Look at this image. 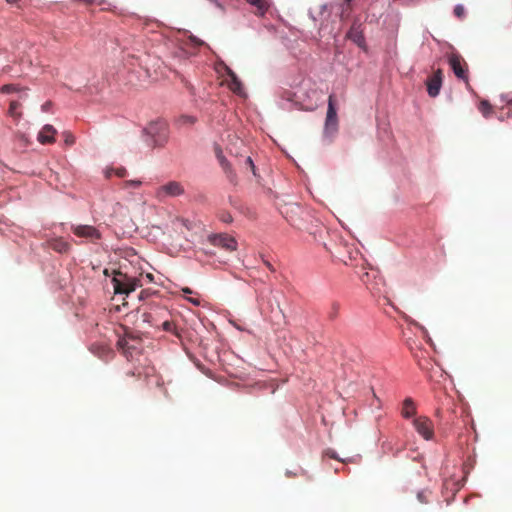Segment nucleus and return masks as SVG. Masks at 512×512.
Masks as SVG:
<instances>
[{
    "label": "nucleus",
    "mask_w": 512,
    "mask_h": 512,
    "mask_svg": "<svg viewBox=\"0 0 512 512\" xmlns=\"http://www.w3.org/2000/svg\"><path fill=\"white\" fill-rule=\"evenodd\" d=\"M115 174H116L118 177H121V178H122V177H125V176H126L127 171H126V169H125V168L121 167V168H117V169L115 170Z\"/></svg>",
    "instance_id": "nucleus-30"
},
{
    "label": "nucleus",
    "mask_w": 512,
    "mask_h": 512,
    "mask_svg": "<svg viewBox=\"0 0 512 512\" xmlns=\"http://www.w3.org/2000/svg\"><path fill=\"white\" fill-rule=\"evenodd\" d=\"M338 129V118L335 108L334 96L328 98V109L325 120V134H334Z\"/></svg>",
    "instance_id": "nucleus-5"
},
{
    "label": "nucleus",
    "mask_w": 512,
    "mask_h": 512,
    "mask_svg": "<svg viewBox=\"0 0 512 512\" xmlns=\"http://www.w3.org/2000/svg\"><path fill=\"white\" fill-rule=\"evenodd\" d=\"M23 90H26V88L20 87L15 84H5L0 88V92L3 94H10L15 92H21Z\"/></svg>",
    "instance_id": "nucleus-19"
},
{
    "label": "nucleus",
    "mask_w": 512,
    "mask_h": 512,
    "mask_svg": "<svg viewBox=\"0 0 512 512\" xmlns=\"http://www.w3.org/2000/svg\"><path fill=\"white\" fill-rule=\"evenodd\" d=\"M413 425L416 431L426 440L432 439L434 429L432 421L425 416H420L414 419Z\"/></svg>",
    "instance_id": "nucleus-8"
},
{
    "label": "nucleus",
    "mask_w": 512,
    "mask_h": 512,
    "mask_svg": "<svg viewBox=\"0 0 512 512\" xmlns=\"http://www.w3.org/2000/svg\"><path fill=\"white\" fill-rule=\"evenodd\" d=\"M182 291L185 293V294H191L192 293V290L190 288H183Z\"/></svg>",
    "instance_id": "nucleus-38"
},
{
    "label": "nucleus",
    "mask_w": 512,
    "mask_h": 512,
    "mask_svg": "<svg viewBox=\"0 0 512 512\" xmlns=\"http://www.w3.org/2000/svg\"><path fill=\"white\" fill-rule=\"evenodd\" d=\"M64 142L66 145H73L75 142L74 136L70 132H64Z\"/></svg>",
    "instance_id": "nucleus-27"
},
{
    "label": "nucleus",
    "mask_w": 512,
    "mask_h": 512,
    "mask_svg": "<svg viewBox=\"0 0 512 512\" xmlns=\"http://www.w3.org/2000/svg\"><path fill=\"white\" fill-rule=\"evenodd\" d=\"M220 219L224 223H231L233 220L232 216L229 213L221 214Z\"/></svg>",
    "instance_id": "nucleus-28"
},
{
    "label": "nucleus",
    "mask_w": 512,
    "mask_h": 512,
    "mask_svg": "<svg viewBox=\"0 0 512 512\" xmlns=\"http://www.w3.org/2000/svg\"><path fill=\"white\" fill-rule=\"evenodd\" d=\"M208 240L212 245L221 247L230 252L237 249V241L235 238L225 233L212 234L208 237Z\"/></svg>",
    "instance_id": "nucleus-6"
},
{
    "label": "nucleus",
    "mask_w": 512,
    "mask_h": 512,
    "mask_svg": "<svg viewBox=\"0 0 512 512\" xmlns=\"http://www.w3.org/2000/svg\"><path fill=\"white\" fill-rule=\"evenodd\" d=\"M146 132L153 138L154 146H163L168 139V125L164 120L149 123Z\"/></svg>",
    "instance_id": "nucleus-2"
},
{
    "label": "nucleus",
    "mask_w": 512,
    "mask_h": 512,
    "mask_svg": "<svg viewBox=\"0 0 512 512\" xmlns=\"http://www.w3.org/2000/svg\"><path fill=\"white\" fill-rule=\"evenodd\" d=\"M139 339L137 337L132 336L131 333L125 331L123 337H119L117 341V348L122 352V354L130 360L133 358L134 353L139 351Z\"/></svg>",
    "instance_id": "nucleus-3"
},
{
    "label": "nucleus",
    "mask_w": 512,
    "mask_h": 512,
    "mask_svg": "<svg viewBox=\"0 0 512 512\" xmlns=\"http://www.w3.org/2000/svg\"><path fill=\"white\" fill-rule=\"evenodd\" d=\"M47 245L49 248L58 253H67L71 248L70 244L63 238L50 239L47 241Z\"/></svg>",
    "instance_id": "nucleus-13"
},
{
    "label": "nucleus",
    "mask_w": 512,
    "mask_h": 512,
    "mask_svg": "<svg viewBox=\"0 0 512 512\" xmlns=\"http://www.w3.org/2000/svg\"><path fill=\"white\" fill-rule=\"evenodd\" d=\"M210 2H212L217 8H219L221 11H224V7L222 6L221 3H219L217 0H209Z\"/></svg>",
    "instance_id": "nucleus-33"
},
{
    "label": "nucleus",
    "mask_w": 512,
    "mask_h": 512,
    "mask_svg": "<svg viewBox=\"0 0 512 512\" xmlns=\"http://www.w3.org/2000/svg\"><path fill=\"white\" fill-rule=\"evenodd\" d=\"M184 192V187L180 182L169 181L156 189L155 197L159 201H164L167 197H177L184 194Z\"/></svg>",
    "instance_id": "nucleus-4"
},
{
    "label": "nucleus",
    "mask_w": 512,
    "mask_h": 512,
    "mask_svg": "<svg viewBox=\"0 0 512 512\" xmlns=\"http://www.w3.org/2000/svg\"><path fill=\"white\" fill-rule=\"evenodd\" d=\"M71 231L80 238H86L92 242L101 239V232L91 225H72Z\"/></svg>",
    "instance_id": "nucleus-7"
},
{
    "label": "nucleus",
    "mask_w": 512,
    "mask_h": 512,
    "mask_svg": "<svg viewBox=\"0 0 512 512\" xmlns=\"http://www.w3.org/2000/svg\"><path fill=\"white\" fill-rule=\"evenodd\" d=\"M449 64L457 78L468 81L467 64L460 55L452 54L449 58Z\"/></svg>",
    "instance_id": "nucleus-9"
},
{
    "label": "nucleus",
    "mask_w": 512,
    "mask_h": 512,
    "mask_svg": "<svg viewBox=\"0 0 512 512\" xmlns=\"http://www.w3.org/2000/svg\"><path fill=\"white\" fill-rule=\"evenodd\" d=\"M191 40H192V41L195 43V45H197V46H201V45H203V44H204V43H203V41H201V40L197 39V38H196V37H194V36H192V37H191Z\"/></svg>",
    "instance_id": "nucleus-34"
},
{
    "label": "nucleus",
    "mask_w": 512,
    "mask_h": 512,
    "mask_svg": "<svg viewBox=\"0 0 512 512\" xmlns=\"http://www.w3.org/2000/svg\"><path fill=\"white\" fill-rule=\"evenodd\" d=\"M142 182L139 181V180H128V181H125L123 184H122V188L123 189H129V188H139L141 186Z\"/></svg>",
    "instance_id": "nucleus-23"
},
{
    "label": "nucleus",
    "mask_w": 512,
    "mask_h": 512,
    "mask_svg": "<svg viewBox=\"0 0 512 512\" xmlns=\"http://www.w3.org/2000/svg\"><path fill=\"white\" fill-rule=\"evenodd\" d=\"M247 2L255 6L257 8L258 14L260 15H263L268 8L267 2L265 0H247Z\"/></svg>",
    "instance_id": "nucleus-18"
},
{
    "label": "nucleus",
    "mask_w": 512,
    "mask_h": 512,
    "mask_svg": "<svg viewBox=\"0 0 512 512\" xmlns=\"http://www.w3.org/2000/svg\"><path fill=\"white\" fill-rule=\"evenodd\" d=\"M20 107H21L20 102H18L16 100L10 101L8 114H9V116L13 117L16 121H19L20 118L22 117V113L18 111Z\"/></svg>",
    "instance_id": "nucleus-17"
},
{
    "label": "nucleus",
    "mask_w": 512,
    "mask_h": 512,
    "mask_svg": "<svg viewBox=\"0 0 512 512\" xmlns=\"http://www.w3.org/2000/svg\"><path fill=\"white\" fill-rule=\"evenodd\" d=\"M332 312L330 314V317L331 318H335L338 314V311H339V304L338 303H333L332 304Z\"/></svg>",
    "instance_id": "nucleus-29"
},
{
    "label": "nucleus",
    "mask_w": 512,
    "mask_h": 512,
    "mask_svg": "<svg viewBox=\"0 0 512 512\" xmlns=\"http://www.w3.org/2000/svg\"><path fill=\"white\" fill-rule=\"evenodd\" d=\"M114 291L116 294H126L133 292L140 286V280L137 278L128 277L121 272H117L112 279Z\"/></svg>",
    "instance_id": "nucleus-1"
},
{
    "label": "nucleus",
    "mask_w": 512,
    "mask_h": 512,
    "mask_svg": "<svg viewBox=\"0 0 512 512\" xmlns=\"http://www.w3.org/2000/svg\"><path fill=\"white\" fill-rule=\"evenodd\" d=\"M345 1H346L347 4H346V6H344L342 8V14H344V13H346V12H348L350 10V2H351V0H345Z\"/></svg>",
    "instance_id": "nucleus-32"
},
{
    "label": "nucleus",
    "mask_w": 512,
    "mask_h": 512,
    "mask_svg": "<svg viewBox=\"0 0 512 512\" xmlns=\"http://www.w3.org/2000/svg\"><path fill=\"white\" fill-rule=\"evenodd\" d=\"M51 103L50 102H46L42 105V110L43 111H48V108L50 107Z\"/></svg>",
    "instance_id": "nucleus-36"
},
{
    "label": "nucleus",
    "mask_w": 512,
    "mask_h": 512,
    "mask_svg": "<svg viewBox=\"0 0 512 512\" xmlns=\"http://www.w3.org/2000/svg\"><path fill=\"white\" fill-rule=\"evenodd\" d=\"M57 131L52 125H45L38 134V141L41 144H51L55 142V135Z\"/></svg>",
    "instance_id": "nucleus-11"
},
{
    "label": "nucleus",
    "mask_w": 512,
    "mask_h": 512,
    "mask_svg": "<svg viewBox=\"0 0 512 512\" xmlns=\"http://www.w3.org/2000/svg\"><path fill=\"white\" fill-rule=\"evenodd\" d=\"M348 37L354 41L356 44H358L359 46H362L363 42H364V37L362 34H360L359 32L357 31H354V30H351L349 33H348Z\"/></svg>",
    "instance_id": "nucleus-21"
},
{
    "label": "nucleus",
    "mask_w": 512,
    "mask_h": 512,
    "mask_svg": "<svg viewBox=\"0 0 512 512\" xmlns=\"http://www.w3.org/2000/svg\"><path fill=\"white\" fill-rule=\"evenodd\" d=\"M227 74L230 77L229 87L235 93H240L242 90V83L238 79L237 75L231 69H227Z\"/></svg>",
    "instance_id": "nucleus-16"
},
{
    "label": "nucleus",
    "mask_w": 512,
    "mask_h": 512,
    "mask_svg": "<svg viewBox=\"0 0 512 512\" xmlns=\"http://www.w3.org/2000/svg\"><path fill=\"white\" fill-rule=\"evenodd\" d=\"M245 163L251 168L252 172L255 174V165H254L251 157H246Z\"/></svg>",
    "instance_id": "nucleus-31"
},
{
    "label": "nucleus",
    "mask_w": 512,
    "mask_h": 512,
    "mask_svg": "<svg viewBox=\"0 0 512 512\" xmlns=\"http://www.w3.org/2000/svg\"><path fill=\"white\" fill-rule=\"evenodd\" d=\"M8 3H16L18 2L19 0H6Z\"/></svg>",
    "instance_id": "nucleus-40"
},
{
    "label": "nucleus",
    "mask_w": 512,
    "mask_h": 512,
    "mask_svg": "<svg viewBox=\"0 0 512 512\" xmlns=\"http://www.w3.org/2000/svg\"><path fill=\"white\" fill-rule=\"evenodd\" d=\"M127 375H129V376H135L136 374H135V371H130V372H128V373H127Z\"/></svg>",
    "instance_id": "nucleus-39"
},
{
    "label": "nucleus",
    "mask_w": 512,
    "mask_h": 512,
    "mask_svg": "<svg viewBox=\"0 0 512 512\" xmlns=\"http://www.w3.org/2000/svg\"><path fill=\"white\" fill-rule=\"evenodd\" d=\"M429 494L430 492L428 491H420L417 494V499L419 500L420 503H428Z\"/></svg>",
    "instance_id": "nucleus-26"
},
{
    "label": "nucleus",
    "mask_w": 512,
    "mask_h": 512,
    "mask_svg": "<svg viewBox=\"0 0 512 512\" xmlns=\"http://www.w3.org/2000/svg\"><path fill=\"white\" fill-rule=\"evenodd\" d=\"M162 327H163V330L166 332H171V333L177 334V332L175 330V324L172 321L163 322Z\"/></svg>",
    "instance_id": "nucleus-24"
},
{
    "label": "nucleus",
    "mask_w": 512,
    "mask_h": 512,
    "mask_svg": "<svg viewBox=\"0 0 512 512\" xmlns=\"http://www.w3.org/2000/svg\"><path fill=\"white\" fill-rule=\"evenodd\" d=\"M324 455H325V456H327V457H329V458H331V459L338 460V461H340V462H342V463H345V462H346L344 459L339 458V457H338V455H337V453H336L334 450H332V449H327V450H325V451H324Z\"/></svg>",
    "instance_id": "nucleus-25"
},
{
    "label": "nucleus",
    "mask_w": 512,
    "mask_h": 512,
    "mask_svg": "<svg viewBox=\"0 0 512 512\" xmlns=\"http://www.w3.org/2000/svg\"><path fill=\"white\" fill-rule=\"evenodd\" d=\"M443 74L440 69H438L431 77H429L426 81L427 92L430 97H436L440 93V89L442 86Z\"/></svg>",
    "instance_id": "nucleus-10"
},
{
    "label": "nucleus",
    "mask_w": 512,
    "mask_h": 512,
    "mask_svg": "<svg viewBox=\"0 0 512 512\" xmlns=\"http://www.w3.org/2000/svg\"><path fill=\"white\" fill-rule=\"evenodd\" d=\"M459 9H460L459 7H456V9H455V12H456L457 14H460V11H458Z\"/></svg>",
    "instance_id": "nucleus-41"
},
{
    "label": "nucleus",
    "mask_w": 512,
    "mask_h": 512,
    "mask_svg": "<svg viewBox=\"0 0 512 512\" xmlns=\"http://www.w3.org/2000/svg\"><path fill=\"white\" fill-rule=\"evenodd\" d=\"M479 111L485 118H488L492 113V106L487 100H482L479 104Z\"/></svg>",
    "instance_id": "nucleus-20"
},
{
    "label": "nucleus",
    "mask_w": 512,
    "mask_h": 512,
    "mask_svg": "<svg viewBox=\"0 0 512 512\" xmlns=\"http://www.w3.org/2000/svg\"><path fill=\"white\" fill-rule=\"evenodd\" d=\"M189 301L192 302L194 305H199L200 304L198 299L190 298Z\"/></svg>",
    "instance_id": "nucleus-37"
},
{
    "label": "nucleus",
    "mask_w": 512,
    "mask_h": 512,
    "mask_svg": "<svg viewBox=\"0 0 512 512\" xmlns=\"http://www.w3.org/2000/svg\"><path fill=\"white\" fill-rule=\"evenodd\" d=\"M215 155H216V158L218 159L221 167L225 171V173L228 175V177L230 179H232V177L234 176L233 170L231 168L230 163L227 161V159L223 155L222 149L219 146L215 147Z\"/></svg>",
    "instance_id": "nucleus-14"
},
{
    "label": "nucleus",
    "mask_w": 512,
    "mask_h": 512,
    "mask_svg": "<svg viewBox=\"0 0 512 512\" xmlns=\"http://www.w3.org/2000/svg\"><path fill=\"white\" fill-rule=\"evenodd\" d=\"M197 119L194 116L191 115H182L179 117L178 122L181 125H193L196 123Z\"/></svg>",
    "instance_id": "nucleus-22"
},
{
    "label": "nucleus",
    "mask_w": 512,
    "mask_h": 512,
    "mask_svg": "<svg viewBox=\"0 0 512 512\" xmlns=\"http://www.w3.org/2000/svg\"><path fill=\"white\" fill-rule=\"evenodd\" d=\"M264 264L266 265V267L271 271V272H274L275 271V268L271 265L270 262L268 261H265Z\"/></svg>",
    "instance_id": "nucleus-35"
},
{
    "label": "nucleus",
    "mask_w": 512,
    "mask_h": 512,
    "mask_svg": "<svg viewBox=\"0 0 512 512\" xmlns=\"http://www.w3.org/2000/svg\"><path fill=\"white\" fill-rule=\"evenodd\" d=\"M416 413V406L411 398H406L403 401L401 414L404 418H410Z\"/></svg>",
    "instance_id": "nucleus-15"
},
{
    "label": "nucleus",
    "mask_w": 512,
    "mask_h": 512,
    "mask_svg": "<svg viewBox=\"0 0 512 512\" xmlns=\"http://www.w3.org/2000/svg\"><path fill=\"white\" fill-rule=\"evenodd\" d=\"M193 228V224L188 219L174 217L171 220V229L178 234L183 235L184 230H191Z\"/></svg>",
    "instance_id": "nucleus-12"
}]
</instances>
